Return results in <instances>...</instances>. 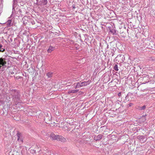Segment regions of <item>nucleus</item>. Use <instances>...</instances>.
<instances>
[{
    "label": "nucleus",
    "mask_w": 155,
    "mask_h": 155,
    "mask_svg": "<svg viewBox=\"0 0 155 155\" xmlns=\"http://www.w3.org/2000/svg\"><path fill=\"white\" fill-rule=\"evenodd\" d=\"M48 135L52 140H57L62 142H64L65 141V139L63 137L59 135H55L52 133H50Z\"/></svg>",
    "instance_id": "nucleus-1"
},
{
    "label": "nucleus",
    "mask_w": 155,
    "mask_h": 155,
    "mask_svg": "<svg viewBox=\"0 0 155 155\" xmlns=\"http://www.w3.org/2000/svg\"><path fill=\"white\" fill-rule=\"evenodd\" d=\"M90 83V81H88L86 82H84L81 83H78L76 87H81L83 86H85L88 85Z\"/></svg>",
    "instance_id": "nucleus-2"
},
{
    "label": "nucleus",
    "mask_w": 155,
    "mask_h": 155,
    "mask_svg": "<svg viewBox=\"0 0 155 155\" xmlns=\"http://www.w3.org/2000/svg\"><path fill=\"white\" fill-rule=\"evenodd\" d=\"M6 64L5 59L2 58H0V68L2 66H4Z\"/></svg>",
    "instance_id": "nucleus-3"
},
{
    "label": "nucleus",
    "mask_w": 155,
    "mask_h": 155,
    "mask_svg": "<svg viewBox=\"0 0 155 155\" xmlns=\"http://www.w3.org/2000/svg\"><path fill=\"white\" fill-rule=\"evenodd\" d=\"M17 136L18 137L17 140L18 141H20L22 143L23 142V139L22 138L21 134L18 133L17 134Z\"/></svg>",
    "instance_id": "nucleus-4"
},
{
    "label": "nucleus",
    "mask_w": 155,
    "mask_h": 155,
    "mask_svg": "<svg viewBox=\"0 0 155 155\" xmlns=\"http://www.w3.org/2000/svg\"><path fill=\"white\" fill-rule=\"evenodd\" d=\"M146 117L145 116H143L139 119V121L140 123L144 122L146 120Z\"/></svg>",
    "instance_id": "nucleus-5"
},
{
    "label": "nucleus",
    "mask_w": 155,
    "mask_h": 155,
    "mask_svg": "<svg viewBox=\"0 0 155 155\" xmlns=\"http://www.w3.org/2000/svg\"><path fill=\"white\" fill-rule=\"evenodd\" d=\"M102 135L101 134H99L97 136H95L94 137V139L96 140H99L102 138Z\"/></svg>",
    "instance_id": "nucleus-6"
},
{
    "label": "nucleus",
    "mask_w": 155,
    "mask_h": 155,
    "mask_svg": "<svg viewBox=\"0 0 155 155\" xmlns=\"http://www.w3.org/2000/svg\"><path fill=\"white\" fill-rule=\"evenodd\" d=\"M54 47L50 46L49 47L48 49L47 50V51L48 53H51L52 51L54 50Z\"/></svg>",
    "instance_id": "nucleus-7"
},
{
    "label": "nucleus",
    "mask_w": 155,
    "mask_h": 155,
    "mask_svg": "<svg viewBox=\"0 0 155 155\" xmlns=\"http://www.w3.org/2000/svg\"><path fill=\"white\" fill-rule=\"evenodd\" d=\"M78 91V90H72L71 91H69L68 92V94H70L71 93H76Z\"/></svg>",
    "instance_id": "nucleus-8"
},
{
    "label": "nucleus",
    "mask_w": 155,
    "mask_h": 155,
    "mask_svg": "<svg viewBox=\"0 0 155 155\" xmlns=\"http://www.w3.org/2000/svg\"><path fill=\"white\" fill-rule=\"evenodd\" d=\"M53 73L51 72H48L46 74V75L48 78L51 77L52 76Z\"/></svg>",
    "instance_id": "nucleus-9"
},
{
    "label": "nucleus",
    "mask_w": 155,
    "mask_h": 155,
    "mask_svg": "<svg viewBox=\"0 0 155 155\" xmlns=\"http://www.w3.org/2000/svg\"><path fill=\"white\" fill-rule=\"evenodd\" d=\"M114 69L116 71H118V68L117 65L116 64H115L114 67Z\"/></svg>",
    "instance_id": "nucleus-10"
},
{
    "label": "nucleus",
    "mask_w": 155,
    "mask_h": 155,
    "mask_svg": "<svg viewBox=\"0 0 155 155\" xmlns=\"http://www.w3.org/2000/svg\"><path fill=\"white\" fill-rule=\"evenodd\" d=\"M12 155H20V154L19 152L17 151H16L14 152V153Z\"/></svg>",
    "instance_id": "nucleus-11"
},
{
    "label": "nucleus",
    "mask_w": 155,
    "mask_h": 155,
    "mask_svg": "<svg viewBox=\"0 0 155 155\" xmlns=\"http://www.w3.org/2000/svg\"><path fill=\"white\" fill-rule=\"evenodd\" d=\"M145 106H143L140 108V109L141 110H144L145 108Z\"/></svg>",
    "instance_id": "nucleus-12"
},
{
    "label": "nucleus",
    "mask_w": 155,
    "mask_h": 155,
    "mask_svg": "<svg viewBox=\"0 0 155 155\" xmlns=\"http://www.w3.org/2000/svg\"><path fill=\"white\" fill-rule=\"evenodd\" d=\"M133 105V104L132 103H130L128 105L129 107H131L132 105Z\"/></svg>",
    "instance_id": "nucleus-13"
},
{
    "label": "nucleus",
    "mask_w": 155,
    "mask_h": 155,
    "mask_svg": "<svg viewBox=\"0 0 155 155\" xmlns=\"http://www.w3.org/2000/svg\"><path fill=\"white\" fill-rule=\"evenodd\" d=\"M5 51V49H3V50H0V51L1 52H3Z\"/></svg>",
    "instance_id": "nucleus-14"
},
{
    "label": "nucleus",
    "mask_w": 155,
    "mask_h": 155,
    "mask_svg": "<svg viewBox=\"0 0 155 155\" xmlns=\"http://www.w3.org/2000/svg\"><path fill=\"white\" fill-rule=\"evenodd\" d=\"M121 93H119L118 94V96H121Z\"/></svg>",
    "instance_id": "nucleus-15"
},
{
    "label": "nucleus",
    "mask_w": 155,
    "mask_h": 155,
    "mask_svg": "<svg viewBox=\"0 0 155 155\" xmlns=\"http://www.w3.org/2000/svg\"><path fill=\"white\" fill-rule=\"evenodd\" d=\"M2 45H0V48L2 47Z\"/></svg>",
    "instance_id": "nucleus-16"
}]
</instances>
